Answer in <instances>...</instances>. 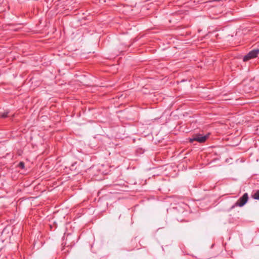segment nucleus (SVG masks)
I'll list each match as a JSON object with an SVG mask.
<instances>
[{
	"label": "nucleus",
	"mask_w": 259,
	"mask_h": 259,
	"mask_svg": "<svg viewBox=\"0 0 259 259\" xmlns=\"http://www.w3.org/2000/svg\"><path fill=\"white\" fill-rule=\"evenodd\" d=\"M209 135V133L206 135H203L201 134H195L193 135L192 138L189 139V141L190 143H192L194 141H197L200 143H203L207 140Z\"/></svg>",
	"instance_id": "nucleus-1"
},
{
	"label": "nucleus",
	"mask_w": 259,
	"mask_h": 259,
	"mask_svg": "<svg viewBox=\"0 0 259 259\" xmlns=\"http://www.w3.org/2000/svg\"><path fill=\"white\" fill-rule=\"evenodd\" d=\"M259 53V49H255L250 51L243 59V61H247L249 60L257 57Z\"/></svg>",
	"instance_id": "nucleus-2"
},
{
	"label": "nucleus",
	"mask_w": 259,
	"mask_h": 259,
	"mask_svg": "<svg viewBox=\"0 0 259 259\" xmlns=\"http://www.w3.org/2000/svg\"><path fill=\"white\" fill-rule=\"evenodd\" d=\"M248 194L245 193L243 195L240 197L236 203V205L241 207L243 206L248 200Z\"/></svg>",
	"instance_id": "nucleus-3"
},
{
	"label": "nucleus",
	"mask_w": 259,
	"mask_h": 259,
	"mask_svg": "<svg viewBox=\"0 0 259 259\" xmlns=\"http://www.w3.org/2000/svg\"><path fill=\"white\" fill-rule=\"evenodd\" d=\"M252 197L255 199L259 200V190H257L252 195Z\"/></svg>",
	"instance_id": "nucleus-4"
},
{
	"label": "nucleus",
	"mask_w": 259,
	"mask_h": 259,
	"mask_svg": "<svg viewBox=\"0 0 259 259\" xmlns=\"http://www.w3.org/2000/svg\"><path fill=\"white\" fill-rule=\"evenodd\" d=\"M9 113V112L8 111H7L4 113H1L0 114V116L3 118H6L8 117Z\"/></svg>",
	"instance_id": "nucleus-5"
},
{
	"label": "nucleus",
	"mask_w": 259,
	"mask_h": 259,
	"mask_svg": "<svg viewBox=\"0 0 259 259\" xmlns=\"http://www.w3.org/2000/svg\"><path fill=\"white\" fill-rule=\"evenodd\" d=\"M19 167H20L22 168H23L24 167V163L23 162H21L19 164Z\"/></svg>",
	"instance_id": "nucleus-6"
},
{
	"label": "nucleus",
	"mask_w": 259,
	"mask_h": 259,
	"mask_svg": "<svg viewBox=\"0 0 259 259\" xmlns=\"http://www.w3.org/2000/svg\"><path fill=\"white\" fill-rule=\"evenodd\" d=\"M254 146H259V143H257L256 140H255V143H254Z\"/></svg>",
	"instance_id": "nucleus-7"
}]
</instances>
